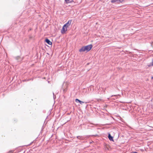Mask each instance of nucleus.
<instances>
[{
    "label": "nucleus",
    "instance_id": "f257e3e1",
    "mask_svg": "<svg viewBox=\"0 0 153 153\" xmlns=\"http://www.w3.org/2000/svg\"><path fill=\"white\" fill-rule=\"evenodd\" d=\"M92 47V45H91L83 46L79 49V51L81 53L84 52H87L90 51Z\"/></svg>",
    "mask_w": 153,
    "mask_h": 153
},
{
    "label": "nucleus",
    "instance_id": "f03ea898",
    "mask_svg": "<svg viewBox=\"0 0 153 153\" xmlns=\"http://www.w3.org/2000/svg\"><path fill=\"white\" fill-rule=\"evenodd\" d=\"M124 0H111V2L112 3H116L119 4L120 3H122L124 1Z\"/></svg>",
    "mask_w": 153,
    "mask_h": 153
},
{
    "label": "nucleus",
    "instance_id": "7ed1b4c3",
    "mask_svg": "<svg viewBox=\"0 0 153 153\" xmlns=\"http://www.w3.org/2000/svg\"><path fill=\"white\" fill-rule=\"evenodd\" d=\"M67 30V28L64 25L61 30V33L62 34L65 33Z\"/></svg>",
    "mask_w": 153,
    "mask_h": 153
},
{
    "label": "nucleus",
    "instance_id": "20e7f679",
    "mask_svg": "<svg viewBox=\"0 0 153 153\" xmlns=\"http://www.w3.org/2000/svg\"><path fill=\"white\" fill-rule=\"evenodd\" d=\"M71 22H72L71 20H69L68 21V22L67 23H66L64 25V26H65V27H66L67 28L68 27H69L70 25L71 24Z\"/></svg>",
    "mask_w": 153,
    "mask_h": 153
},
{
    "label": "nucleus",
    "instance_id": "39448f33",
    "mask_svg": "<svg viewBox=\"0 0 153 153\" xmlns=\"http://www.w3.org/2000/svg\"><path fill=\"white\" fill-rule=\"evenodd\" d=\"M108 137L110 140L113 141V137L111 136L110 133L108 134Z\"/></svg>",
    "mask_w": 153,
    "mask_h": 153
},
{
    "label": "nucleus",
    "instance_id": "423d86ee",
    "mask_svg": "<svg viewBox=\"0 0 153 153\" xmlns=\"http://www.w3.org/2000/svg\"><path fill=\"white\" fill-rule=\"evenodd\" d=\"M45 42L49 45L52 44V42L48 39H46L45 40Z\"/></svg>",
    "mask_w": 153,
    "mask_h": 153
},
{
    "label": "nucleus",
    "instance_id": "0eeeda50",
    "mask_svg": "<svg viewBox=\"0 0 153 153\" xmlns=\"http://www.w3.org/2000/svg\"><path fill=\"white\" fill-rule=\"evenodd\" d=\"M77 138L80 140H82L84 139L85 138L82 136H78Z\"/></svg>",
    "mask_w": 153,
    "mask_h": 153
},
{
    "label": "nucleus",
    "instance_id": "6e6552de",
    "mask_svg": "<svg viewBox=\"0 0 153 153\" xmlns=\"http://www.w3.org/2000/svg\"><path fill=\"white\" fill-rule=\"evenodd\" d=\"M16 59L18 60V61H21L22 59L19 56H17L16 57Z\"/></svg>",
    "mask_w": 153,
    "mask_h": 153
},
{
    "label": "nucleus",
    "instance_id": "1a4fd4ad",
    "mask_svg": "<svg viewBox=\"0 0 153 153\" xmlns=\"http://www.w3.org/2000/svg\"><path fill=\"white\" fill-rule=\"evenodd\" d=\"M119 95H112L111 96V97H115V98H113V99L114 100H115V99L117 98V97Z\"/></svg>",
    "mask_w": 153,
    "mask_h": 153
},
{
    "label": "nucleus",
    "instance_id": "9d476101",
    "mask_svg": "<svg viewBox=\"0 0 153 153\" xmlns=\"http://www.w3.org/2000/svg\"><path fill=\"white\" fill-rule=\"evenodd\" d=\"M66 3H71L73 1V0H65Z\"/></svg>",
    "mask_w": 153,
    "mask_h": 153
},
{
    "label": "nucleus",
    "instance_id": "9b49d317",
    "mask_svg": "<svg viewBox=\"0 0 153 153\" xmlns=\"http://www.w3.org/2000/svg\"><path fill=\"white\" fill-rule=\"evenodd\" d=\"M80 101V100H79L77 99H76L75 100V102H79Z\"/></svg>",
    "mask_w": 153,
    "mask_h": 153
},
{
    "label": "nucleus",
    "instance_id": "f8f14e48",
    "mask_svg": "<svg viewBox=\"0 0 153 153\" xmlns=\"http://www.w3.org/2000/svg\"><path fill=\"white\" fill-rule=\"evenodd\" d=\"M79 102L81 104H82L84 103V102L80 100Z\"/></svg>",
    "mask_w": 153,
    "mask_h": 153
},
{
    "label": "nucleus",
    "instance_id": "ddd939ff",
    "mask_svg": "<svg viewBox=\"0 0 153 153\" xmlns=\"http://www.w3.org/2000/svg\"><path fill=\"white\" fill-rule=\"evenodd\" d=\"M65 90H64V91H65Z\"/></svg>",
    "mask_w": 153,
    "mask_h": 153
},
{
    "label": "nucleus",
    "instance_id": "4468645a",
    "mask_svg": "<svg viewBox=\"0 0 153 153\" xmlns=\"http://www.w3.org/2000/svg\"><path fill=\"white\" fill-rule=\"evenodd\" d=\"M152 78L153 79V77H152Z\"/></svg>",
    "mask_w": 153,
    "mask_h": 153
}]
</instances>
